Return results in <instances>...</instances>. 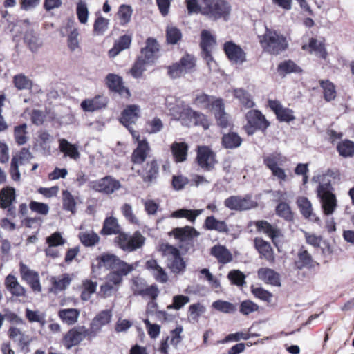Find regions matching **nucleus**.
Returning a JSON list of instances; mask_svg holds the SVG:
<instances>
[{
  "instance_id": "obj_31",
  "label": "nucleus",
  "mask_w": 354,
  "mask_h": 354,
  "mask_svg": "<svg viewBox=\"0 0 354 354\" xmlns=\"http://www.w3.org/2000/svg\"><path fill=\"white\" fill-rule=\"evenodd\" d=\"M254 245L262 257L270 263H273L274 261L275 257L274 252L268 242L261 238H256L254 239Z\"/></svg>"
},
{
  "instance_id": "obj_17",
  "label": "nucleus",
  "mask_w": 354,
  "mask_h": 354,
  "mask_svg": "<svg viewBox=\"0 0 354 354\" xmlns=\"http://www.w3.org/2000/svg\"><path fill=\"white\" fill-rule=\"evenodd\" d=\"M140 106L136 104L129 105L122 112L120 118V122L126 127L129 131H133L131 124H134L140 117Z\"/></svg>"
},
{
  "instance_id": "obj_45",
  "label": "nucleus",
  "mask_w": 354,
  "mask_h": 354,
  "mask_svg": "<svg viewBox=\"0 0 354 354\" xmlns=\"http://www.w3.org/2000/svg\"><path fill=\"white\" fill-rule=\"evenodd\" d=\"M234 97L246 108H252L254 106L250 95L242 88L234 89L233 91Z\"/></svg>"
},
{
  "instance_id": "obj_11",
  "label": "nucleus",
  "mask_w": 354,
  "mask_h": 354,
  "mask_svg": "<svg viewBox=\"0 0 354 354\" xmlns=\"http://www.w3.org/2000/svg\"><path fill=\"white\" fill-rule=\"evenodd\" d=\"M130 133L133 139L138 142V146L132 154V161L137 164L142 163L150 151L149 143L145 139L140 140V134L137 131L130 129Z\"/></svg>"
},
{
  "instance_id": "obj_34",
  "label": "nucleus",
  "mask_w": 354,
  "mask_h": 354,
  "mask_svg": "<svg viewBox=\"0 0 354 354\" xmlns=\"http://www.w3.org/2000/svg\"><path fill=\"white\" fill-rule=\"evenodd\" d=\"M171 150L176 162L186 160L188 146L185 142H174L171 146Z\"/></svg>"
},
{
  "instance_id": "obj_2",
  "label": "nucleus",
  "mask_w": 354,
  "mask_h": 354,
  "mask_svg": "<svg viewBox=\"0 0 354 354\" xmlns=\"http://www.w3.org/2000/svg\"><path fill=\"white\" fill-rule=\"evenodd\" d=\"M138 266V263L129 264L120 260L117 256L110 254H104L98 257L95 259V262L93 263V273L95 276L100 274V270L105 268L106 270L121 269L124 274H129L132 272Z\"/></svg>"
},
{
  "instance_id": "obj_15",
  "label": "nucleus",
  "mask_w": 354,
  "mask_h": 354,
  "mask_svg": "<svg viewBox=\"0 0 354 354\" xmlns=\"http://www.w3.org/2000/svg\"><path fill=\"white\" fill-rule=\"evenodd\" d=\"M89 335L85 327L74 328L70 330L64 337V344L68 348L79 344Z\"/></svg>"
},
{
  "instance_id": "obj_35",
  "label": "nucleus",
  "mask_w": 354,
  "mask_h": 354,
  "mask_svg": "<svg viewBox=\"0 0 354 354\" xmlns=\"http://www.w3.org/2000/svg\"><path fill=\"white\" fill-rule=\"evenodd\" d=\"M131 43V37L129 35H123L117 40L113 47L109 50V55L111 57H115L121 51L128 48Z\"/></svg>"
},
{
  "instance_id": "obj_42",
  "label": "nucleus",
  "mask_w": 354,
  "mask_h": 354,
  "mask_svg": "<svg viewBox=\"0 0 354 354\" xmlns=\"http://www.w3.org/2000/svg\"><path fill=\"white\" fill-rule=\"evenodd\" d=\"M205 225L207 229L216 230L220 232L227 231V226L224 221H218L214 216H208L205 219Z\"/></svg>"
},
{
  "instance_id": "obj_62",
  "label": "nucleus",
  "mask_w": 354,
  "mask_h": 354,
  "mask_svg": "<svg viewBox=\"0 0 354 354\" xmlns=\"http://www.w3.org/2000/svg\"><path fill=\"white\" fill-rule=\"evenodd\" d=\"M147 65L151 64H147L143 58H139L131 70V75L136 78L141 77Z\"/></svg>"
},
{
  "instance_id": "obj_43",
  "label": "nucleus",
  "mask_w": 354,
  "mask_h": 354,
  "mask_svg": "<svg viewBox=\"0 0 354 354\" xmlns=\"http://www.w3.org/2000/svg\"><path fill=\"white\" fill-rule=\"evenodd\" d=\"M222 142L225 148L234 149L241 145L242 140L237 133H229L223 136Z\"/></svg>"
},
{
  "instance_id": "obj_48",
  "label": "nucleus",
  "mask_w": 354,
  "mask_h": 354,
  "mask_svg": "<svg viewBox=\"0 0 354 354\" xmlns=\"http://www.w3.org/2000/svg\"><path fill=\"white\" fill-rule=\"evenodd\" d=\"M79 237L85 246H93L98 243L100 239L98 235L93 231L80 232Z\"/></svg>"
},
{
  "instance_id": "obj_30",
  "label": "nucleus",
  "mask_w": 354,
  "mask_h": 354,
  "mask_svg": "<svg viewBox=\"0 0 354 354\" xmlns=\"http://www.w3.org/2000/svg\"><path fill=\"white\" fill-rule=\"evenodd\" d=\"M5 286L8 291L16 297H24L26 289L19 283L17 278L13 274H8L5 279Z\"/></svg>"
},
{
  "instance_id": "obj_50",
  "label": "nucleus",
  "mask_w": 354,
  "mask_h": 354,
  "mask_svg": "<svg viewBox=\"0 0 354 354\" xmlns=\"http://www.w3.org/2000/svg\"><path fill=\"white\" fill-rule=\"evenodd\" d=\"M76 14L78 20L81 24H85L87 22L88 10L87 4L84 0H79L76 8Z\"/></svg>"
},
{
  "instance_id": "obj_6",
  "label": "nucleus",
  "mask_w": 354,
  "mask_h": 354,
  "mask_svg": "<svg viewBox=\"0 0 354 354\" xmlns=\"http://www.w3.org/2000/svg\"><path fill=\"white\" fill-rule=\"evenodd\" d=\"M160 250L167 258V263L171 270L174 273L183 272L185 268V263L181 258L177 248L168 244H162Z\"/></svg>"
},
{
  "instance_id": "obj_8",
  "label": "nucleus",
  "mask_w": 354,
  "mask_h": 354,
  "mask_svg": "<svg viewBox=\"0 0 354 354\" xmlns=\"http://www.w3.org/2000/svg\"><path fill=\"white\" fill-rule=\"evenodd\" d=\"M245 118L248 123L245 128L248 134H253L257 129L264 131L270 125V122L258 110L249 111L246 113Z\"/></svg>"
},
{
  "instance_id": "obj_1",
  "label": "nucleus",
  "mask_w": 354,
  "mask_h": 354,
  "mask_svg": "<svg viewBox=\"0 0 354 354\" xmlns=\"http://www.w3.org/2000/svg\"><path fill=\"white\" fill-rule=\"evenodd\" d=\"M167 108L174 118L180 120L187 127L202 126L204 129L209 127L210 122L203 113L193 111L183 101L172 97L167 98Z\"/></svg>"
},
{
  "instance_id": "obj_27",
  "label": "nucleus",
  "mask_w": 354,
  "mask_h": 354,
  "mask_svg": "<svg viewBox=\"0 0 354 354\" xmlns=\"http://www.w3.org/2000/svg\"><path fill=\"white\" fill-rule=\"evenodd\" d=\"M334 175L332 171H327L326 173L319 174L313 178V180L318 183L319 185L317 188V194L332 192L330 178Z\"/></svg>"
},
{
  "instance_id": "obj_16",
  "label": "nucleus",
  "mask_w": 354,
  "mask_h": 354,
  "mask_svg": "<svg viewBox=\"0 0 354 354\" xmlns=\"http://www.w3.org/2000/svg\"><path fill=\"white\" fill-rule=\"evenodd\" d=\"M15 190L10 187L3 188L0 192V207L1 208H8V215L15 216V209L13 203L15 201Z\"/></svg>"
},
{
  "instance_id": "obj_44",
  "label": "nucleus",
  "mask_w": 354,
  "mask_h": 354,
  "mask_svg": "<svg viewBox=\"0 0 354 354\" xmlns=\"http://www.w3.org/2000/svg\"><path fill=\"white\" fill-rule=\"evenodd\" d=\"M26 124H22L16 126L14 128V137L15 142L19 145H23L26 144L28 140V132L26 131Z\"/></svg>"
},
{
  "instance_id": "obj_61",
  "label": "nucleus",
  "mask_w": 354,
  "mask_h": 354,
  "mask_svg": "<svg viewBox=\"0 0 354 354\" xmlns=\"http://www.w3.org/2000/svg\"><path fill=\"white\" fill-rule=\"evenodd\" d=\"M278 71L281 74L300 72V68L292 61H285L278 66Z\"/></svg>"
},
{
  "instance_id": "obj_63",
  "label": "nucleus",
  "mask_w": 354,
  "mask_h": 354,
  "mask_svg": "<svg viewBox=\"0 0 354 354\" xmlns=\"http://www.w3.org/2000/svg\"><path fill=\"white\" fill-rule=\"evenodd\" d=\"M298 258L297 267L301 269L304 267L311 266L313 262L312 257L306 250H300Z\"/></svg>"
},
{
  "instance_id": "obj_14",
  "label": "nucleus",
  "mask_w": 354,
  "mask_h": 354,
  "mask_svg": "<svg viewBox=\"0 0 354 354\" xmlns=\"http://www.w3.org/2000/svg\"><path fill=\"white\" fill-rule=\"evenodd\" d=\"M224 50L233 64L241 65L246 61V54L244 50L232 41H227L224 44Z\"/></svg>"
},
{
  "instance_id": "obj_54",
  "label": "nucleus",
  "mask_w": 354,
  "mask_h": 354,
  "mask_svg": "<svg viewBox=\"0 0 354 354\" xmlns=\"http://www.w3.org/2000/svg\"><path fill=\"white\" fill-rule=\"evenodd\" d=\"M339 154L344 157H351L354 154V143L350 140H344L337 145Z\"/></svg>"
},
{
  "instance_id": "obj_47",
  "label": "nucleus",
  "mask_w": 354,
  "mask_h": 354,
  "mask_svg": "<svg viewBox=\"0 0 354 354\" xmlns=\"http://www.w3.org/2000/svg\"><path fill=\"white\" fill-rule=\"evenodd\" d=\"M319 83L324 91V99L328 102L334 100L336 97L335 85L328 80H321Z\"/></svg>"
},
{
  "instance_id": "obj_18",
  "label": "nucleus",
  "mask_w": 354,
  "mask_h": 354,
  "mask_svg": "<svg viewBox=\"0 0 354 354\" xmlns=\"http://www.w3.org/2000/svg\"><path fill=\"white\" fill-rule=\"evenodd\" d=\"M20 274L23 280L26 281L35 292L41 291L39 277L37 272L32 270L23 263H20Z\"/></svg>"
},
{
  "instance_id": "obj_39",
  "label": "nucleus",
  "mask_w": 354,
  "mask_h": 354,
  "mask_svg": "<svg viewBox=\"0 0 354 354\" xmlns=\"http://www.w3.org/2000/svg\"><path fill=\"white\" fill-rule=\"evenodd\" d=\"M211 254L222 263H227L232 261V256L230 252L224 246L215 245L211 250Z\"/></svg>"
},
{
  "instance_id": "obj_24",
  "label": "nucleus",
  "mask_w": 354,
  "mask_h": 354,
  "mask_svg": "<svg viewBox=\"0 0 354 354\" xmlns=\"http://www.w3.org/2000/svg\"><path fill=\"white\" fill-rule=\"evenodd\" d=\"M297 204L299 208L301 214L306 218L315 223H319L320 219L313 212V209L310 201L304 196H300L297 200Z\"/></svg>"
},
{
  "instance_id": "obj_36",
  "label": "nucleus",
  "mask_w": 354,
  "mask_h": 354,
  "mask_svg": "<svg viewBox=\"0 0 354 354\" xmlns=\"http://www.w3.org/2000/svg\"><path fill=\"white\" fill-rule=\"evenodd\" d=\"M59 142L60 151L63 152L66 156H68L75 160H77L80 158V153L77 147L75 145L71 144L66 139H60Z\"/></svg>"
},
{
  "instance_id": "obj_21",
  "label": "nucleus",
  "mask_w": 354,
  "mask_h": 354,
  "mask_svg": "<svg viewBox=\"0 0 354 354\" xmlns=\"http://www.w3.org/2000/svg\"><path fill=\"white\" fill-rule=\"evenodd\" d=\"M320 199L321 206L325 215H331L334 213L337 206L336 196L332 192L317 194Z\"/></svg>"
},
{
  "instance_id": "obj_57",
  "label": "nucleus",
  "mask_w": 354,
  "mask_h": 354,
  "mask_svg": "<svg viewBox=\"0 0 354 354\" xmlns=\"http://www.w3.org/2000/svg\"><path fill=\"white\" fill-rule=\"evenodd\" d=\"M214 96L207 95L204 93H200L196 95L194 104L203 109H209L211 102Z\"/></svg>"
},
{
  "instance_id": "obj_13",
  "label": "nucleus",
  "mask_w": 354,
  "mask_h": 354,
  "mask_svg": "<svg viewBox=\"0 0 354 354\" xmlns=\"http://www.w3.org/2000/svg\"><path fill=\"white\" fill-rule=\"evenodd\" d=\"M268 104L279 121L289 122L295 119L294 111L289 108L283 106L279 101L269 100Z\"/></svg>"
},
{
  "instance_id": "obj_23",
  "label": "nucleus",
  "mask_w": 354,
  "mask_h": 354,
  "mask_svg": "<svg viewBox=\"0 0 354 354\" xmlns=\"http://www.w3.org/2000/svg\"><path fill=\"white\" fill-rule=\"evenodd\" d=\"M106 85L108 87L124 97H129L130 92L128 88H125L122 84V79L121 77L115 74L110 73L106 76Z\"/></svg>"
},
{
  "instance_id": "obj_60",
  "label": "nucleus",
  "mask_w": 354,
  "mask_h": 354,
  "mask_svg": "<svg viewBox=\"0 0 354 354\" xmlns=\"http://www.w3.org/2000/svg\"><path fill=\"white\" fill-rule=\"evenodd\" d=\"M127 274H124L121 269H115L107 275L106 280L118 288L122 281L123 277Z\"/></svg>"
},
{
  "instance_id": "obj_51",
  "label": "nucleus",
  "mask_w": 354,
  "mask_h": 354,
  "mask_svg": "<svg viewBox=\"0 0 354 354\" xmlns=\"http://www.w3.org/2000/svg\"><path fill=\"white\" fill-rule=\"evenodd\" d=\"M212 306L216 310L223 313H232L236 311V306L226 301H215L212 303Z\"/></svg>"
},
{
  "instance_id": "obj_19",
  "label": "nucleus",
  "mask_w": 354,
  "mask_h": 354,
  "mask_svg": "<svg viewBox=\"0 0 354 354\" xmlns=\"http://www.w3.org/2000/svg\"><path fill=\"white\" fill-rule=\"evenodd\" d=\"M53 137L46 131L38 132V138L34 145V149L42 154L48 156L51 152V143L53 142Z\"/></svg>"
},
{
  "instance_id": "obj_58",
  "label": "nucleus",
  "mask_w": 354,
  "mask_h": 354,
  "mask_svg": "<svg viewBox=\"0 0 354 354\" xmlns=\"http://www.w3.org/2000/svg\"><path fill=\"white\" fill-rule=\"evenodd\" d=\"M251 337L249 333L237 332L227 335L223 339L218 341V344H226L230 342H239L241 339L247 340Z\"/></svg>"
},
{
  "instance_id": "obj_55",
  "label": "nucleus",
  "mask_w": 354,
  "mask_h": 354,
  "mask_svg": "<svg viewBox=\"0 0 354 354\" xmlns=\"http://www.w3.org/2000/svg\"><path fill=\"white\" fill-rule=\"evenodd\" d=\"M167 41L171 44H176L181 39L180 30L175 26H168L167 28Z\"/></svg>"
},
{
  "instance_id": "obj_20",
  "label": "nucleus",
  "mask_w": 354,
  "mask_h": 354,
  "mask_svg": "<svg viewBox=\"0 0 354 354\" xmlns=\"http://www.w3.org/2000/svg\"><path fill=\"white\" fill-rule=\"evenodd\" d=\"M160 46L153 38H149L146 42V46L142 50V58L145 59L147 64H153L158 57Z\"/></svg>"
},
{
  "instance_id": "obj_5",
  "label": "nucleus",
  "mask_w": 354,
  "mask_h": 354,
  "mask_svg": "<svg viewBox=\"0 0 354 354\" xmlns=\"http://www.w3.org/2000/svg\"><path fill=\"white\" fill-rule=\"evenodd\" d=\"M115 241L122 250L133 252L143 246L145 238L138 231L135 232L132 235L122 232L118 235Z\"/></svg>"
},
{
  "instance_id": "obj_26",
  "label": "nucleus",
  "mask_w": 354,
  "mask_h": 354,
  "mask_svg": "<svg viewBox=\"0 0 354 354\" xmlns=\"http://www.w3.org/2000/svg\"><path fill=\"white\" fill-rule=\"evenodd\" d=\"M107 100L105 97L97 95L93 98L86 99L81 102L80 106L84 111L93 112L106 106Z\"/></svg>"
},
{
  "instance_id": "obj_64",
  "label": "nucleus",
  "mask_w": 354,
  "mask_h": 354,
  "mask_svg": "<svg viewBox=\"0 0 354 354\" xmlns=\"http://www.w3.org/2000/svg\"><path fill=\"white\" fill-rule=\"evenodd\" d=\"M168 74L171 78L176 79L184 76L187 73L178 62L168 67Z\"/></svg>"
},
{
  "instance_id": "obj_59",
  "label": "nucleus",
  "mask_w": 354,
  "mask_h": 354,
  "mask_svg": "<svg viewBox=\"0 0 354 354\" xmlns=\"http://www.w3.org/2000/svg\"><path fill=\"white\" fill-rule=\"evenodd\" d=\"M63 195L64 209L74 213L75 211L76 203L72 194L67 190H64Z\"/></svg>"
},
{
  "instance_id": "obj_29",
  "label": "nucleus",
  "mask_w": 354,
  "mask_h": 354,
  "mask_svg": "<svg viewBox=\"0 0 354 354\" xmlns=\"http://www.w3.org/2000/svg\"><path fill=\"white\" fill-rule=\"evenodd\" d=\"M257 230L272 239L273 243L277 246V239L281 236V231L266 221H259L255 223Z\"/></svg>"
},
{
  "instance_id": "obj_33",
  "label": "nucleus",
  "mask_w": 354,
  "mask_h": 354,
  "mask_svg": "<svg viewBox=\"0 0 354 354\" xmlns=\"http://www.w3.org/2000/svg\"><path fill=\"white\" fill-rule=\"evenodd\" d=\"M52 283L51 291L57 293L64 290L71 283V279L68 274H64L58 277H53L50 279Z\"/></svg>"
},
{
  "instance_id": "obj_37",
  "label": "nucleus",
  "mask_w": 354,
  "mask_h": 354,
  "mask_svg": "<svg viewBox=\"0 0 354 354\" xmlns=\"http://www.w3.org/2000/svg\"><path fill=\"white\" fill-rule=\"evenodd\" d=\"M120 233H121L120 226L118 224L117 218L113 216H109L106 218L104 221V225L101 230V234L105 235L118 234L119 235Z\"/></svg>"
},
{
  "instance_id": "obj_3",
  "label": "nucleus",
  "mask_w": 354,
  "mask_h": 354,
  "mask_svg": "<svg viewBox=\"0 0 354 354\" xmlns=\"http://www.w3.org/2000/svg\"><path fill=\"white\" fill-rule=\"evenodd\" d=\"M259 39L262 48L272 55H278L288 47L286 37L268 28L262 35L259 36Z\"/></svg>"
},
{
  "instance_id": "obj_25",
  "label": "nucleus",
  "mask_w": 354,
  "mask_h": 354,
  "mask_svg": "<svg viewBox=\"0 0 354 354\" xmlns=\"http://www.w3.org/2000/svg\"><path fill=\"white\" fill-rule=\"evenodd\" d=\"M258 277L267 284L273 286H281L280 275L274 270L268 268H261L257 271Z\"/></svg>"
},
{
  "instance_id": "obj_53",
  "label": "nucleus",
  "mask_w": 354,
  "mask_h": 354,
  "mask_svg": "<svg viewBox=\"0 0 354 354\" xmlns=\"http://www.w3.org/2000/svg\"><path fill=\"white\" fill-rule=\"evenodd\" d=\"M158 173V165L156 161L153 160L146 165V174L144 176L145 182H151L156 178Z\"/></svg>"
},
{
  "instance_id": "obj_38",
  "label": "nucleus",
  "mask_w": 354,
  "mask_h": 354,
  "mask_svg": "<svg viewBox=\"0 0 354 354\" xmlns=\"http://www.w3.org/2000/svg\"><path fill=\"white\" fill-rule=\"evenodd\" d=\"M58 315L62 322L68 325L75 324L80 316V311L76 308L62 309Z\"/></svg>"
},
{
  "instance_id": "obj_22",
  "label": "nucleus",
  "mask_w": 354,
  "mask_h": 354,
  "mask_svg": "<svg viewBox=\"0 0 354 354\" xmlns=\"http://www.w3.org/2000/svg\"><path fill=\"white\" fill-rule=\"evenodd\" d=\"M301 48L304 50L314 54L322 59H326L327 57L328 53L324 42L315 38H310L308 43L303 44Z\"/></svg>"
},
{
  "instance_id": "obj_12",
  "label": "nucleus",
  "mask_w": 354,
  "mask_h": 354,
  "mask_svg": "<svg viewBox=\"0 0 354 354\" xmlns=\"http://www.w3.org/2000/svg\"><path fill=\"white\" fill-rule=\"evenodd\" d=\"M196 160L199 166L207 171L214 168L216 160L214 152L207 146H199Z\"/></svg>"
},
{
  "instance_id": "obj_49",
  "label": "nucleus",
  "mask_w": 354,
  "mask_h": 354,
  "mask_svg": "<svg viewBox=\"0 0 354 354\" xmlns=\"http://www.w3.org/2000/svg\"><path fill=\"white\" fill-rule=\"evenodd\" d=\"M97 288V283L91 280H85L82 283V291L81 298L84 301H87L91 298V296L95 292Z\"/></svg>"
},
{
  "instance_id": "obj_7",
  "label": "nucleus",
  "mask_w": 354,
  "mask_h": 354,
  "mask_svg": "<svg viewBox=\"0 0 354 354\" xmlns=\"http://www.w3.org/2000/svg\"><path fill=\"white\" fill-rule=\"evenodd\" d=\"M286 161V158L279 153L270 154L263 159L265 165L271 171L272 176L280 182L286 181L288 178L285 170L281 167Z\"/></svg>"
},
{
  "instance_id": "obj_41",
  "label": "nucleus",
  "mask_w": 354,
  "mask_h": 354,
  "mask_svg": "<svg viewBox=\"0 0 354 354\" xmlns=\"http://www.w3.org/2000/svg\"><path fill=\"white\" fill-rule=\"evenodd\" d=\"M172 233L174 236L180 241H186L187 239L198 235L196 230L189 226L176 228L172 232Z\"/></svg>"
},
{
  "instance_id": "obj_9",
  "label": "nucleus",
  "mask_w": 354,
  "mask_h": 354,
  "mask_svg": "<svg viewBox=\"0 0 354 354\" xmlns=\"http://www.w3.org/2000/svg\"><path fill=\"white\" fill-rule=\"evenodd\" d=\"M90 189L105 194H111L118 190L120 183L111 176H106L100 179L91 181L88 183Z\"/></svg>"
},
{
  "instance_id": "obj_40",
  "label": "nucleus",
  "mask_w": 354,
  "mask_h": 354,
  "mask_svg": "<svg viewBox=\"0 0 354 354\" xmlns=\"http://www.w3.org/2000/svg\"><path fill=\"white\" fill-rule=\"evenodd\" d=\"M203 209H180L176 211H174L171 214V217L173 218H186L188 221L192 223H194L196 217H198L200 214L203 213Z\"/></svg>"
},
{
  "instance_id": "obj_32",
  "label": "nucleus",
  "mask_w": 354,
  "mask_h": 354,
  "mask_svg": "<svg viewBox=\"0 0 354 354\" xmlns=\"http://www.w3.org/2000/svg\"><path fill=\"white\" fill-rule=\"evenodd\" d=\"M146 268L149 270L156 281L160 283H165L168 277L165 271L160 267L154 259H149L146 262Z\"/></svg>"
},
{
  "instance_id": "obj_4",
  "label": "nucleus",
  "mask_w": 354,
  "mask_h": 354,
  "mask_svg": "<svg viewBox=\"0 0 354 354\" xmlns=\"http://www.w3.org/2000/svg\"><path fill=\"white\" fill-rule=\"evenodd\" d=\"M230 12V6L224 0H203L201 14L213 19L225 17Z\"/></svg>"
},
{
  "instance_id": "obj_10",
  "label": "nucleus",
  "mask_w": 354,
  "mask_h": 354,
  "mask_svg": "<svg viewBox=\"0 0 354 354\" xmlns=\"http://www.w3.org/2000/svg\"><path fill=\"white\" fill-rule=\"evenodd\" d=\"M224 205L231 210L243 211L255 207L257 204L250 196H233L226 198Z\"/></svg>"
},
{
  "instance_id": "obj_56",
  "label": "nucleus",
  "mask_w": 354,
  "mask_h": 354,
  "mask_svg": "<svg viewBox=\"0 0 354 354\" xmlns=\"http://www.w3.org/2000/svg\"><path fill=\"white\" fill-rule=\"evenodd\" d=\"M32 51L37 50L42 46V41L32 32H26L24 38Z\"/></svg>"
},
{
  "instance_id": "obj_28",
  "label": "nucleus",
  "mask_w": 354,
  "mask_h": 354,
  "mask_svg": "<svg viewBox=\"0 0 354 354\" xmlns=\"http://www.w3.org/2000/svg\"><path fill=\"white\" fill-rule=\"evenodd\" d=\"M112 318L111 310H104L97 314L91 324V330L96 333L100 331L102 328L109 324Z\"/></svg>"
},
{
  "instance_id": "obj_46",
  "label": "nucleus",
  "mask_w": 354,
  "mask_h": 354,
  "mask_svg": "<svg viewBox=\"0 0 354 354\" xmlns=\"http://www.w3.org/2000/svg\"><path fill=\"white\" fill-rule=\"evenodd\" d=\"M201 46L203 50L209 51L216 44V39L211 32L207 30L201 32Z\"/></svg>"
},
{
  "instance_id": "obj_52",
  "label": "nucleus",
  "mask_w": 354,
  "mask_h": 354,
  "mask_svg": "<svg viewBox=\"0 0 354 354\" xmlns=\"http://www.w3.org/2000/svg\"><path fill=\"white\" fill-rule=\"evenodd\" d=\"M179 62L187 73L193 72L196 65V58L189 54H186L183 56L179 60Z\"/></svg>"
}]
</instances>
